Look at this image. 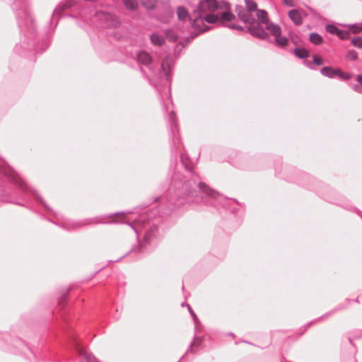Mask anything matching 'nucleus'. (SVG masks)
<instances>
[{
  "mask_svg": "<svg viewBox=\"0 0 362 362\" xmlns=\"http://www.w3.org/2000/svg\"><path fill=\"white\" fill-rule=\"evenodd\" d=\"M193 165V162L185 153L180 155V163H177L174 168L171 165L168 173L169 192L165 197V214H169L177 208L191 203L215 208L228 207V199L202 182L194 171Z\"/></svg>",
  "mask_w": 362,
  "mask_h": 362,
  "instance_id": "f257e3e1",
  "label": "nucleus"
},
{
  "mask_svg": "<svg viewBox=\"0 0 362 362\" xmlns=\"http://www.w3.org/2000/svg\"><path fill=\"white\" fill-rule=\"evenodd\" d=\"M12 8L16 12L18 25L21 33L23 34L25 40L15 46V51L21 54V49L30 50L33 49L36 52L40 50L43 52L49 43L45 40L42 42L44 48L41 49L35 42L36 29L34 21L30 15L26 0H15L12 4Z\"/></svg>",
  "mask_w": 362,
  "mask_h": 362,
  "instance_id": "f03ea898",
  "label": "nucleus"
},
{
  "mask_svg": "<svg viewBox=\"0 0 362 362\" xmlns=\"http://www.w3.org/2000/svg\"><path fill=\"white\" fill-rule=\"evenodd\" d=\"M129 212H115L109 214H104L98 216L93 218H85L79 221H74L66 218H63L62 221L52 222L53 223L59 226V227L67 230H72L78 229L81 227L86 226H92L98 224H116V223H127L136 234L137 239L139 238V226L141 228L144 227V221L147 219L146 215H141L138 219L135 220L134 223L131 222H125L124 221V215Z\"/></svg>",
  "mask_w": 362,
  "mask_h": 362,
  "instance_id": "7ed1b4c3",
  "label": "nucleus"
},
{
  "mask_svg": "<svg viewBox=\"0 0 362 362\" xmlns=\"http://www.w3.org/2000/svg\"><path fill=\"white\" fill-rule=\"evenodd\" d=\"M6 179L14 185H16L22 193H26L28 191H31L33 195L39 199L45 208L52 211L54 216H57L56 212L53 211L52 209L45 203L42 197H40L37 192L29 188L28 185L24 182L21 177L7 163H4L0 165V186H1V180Z\"/></svg>",
  "mask_w": 362,
  "mask_h": 362,
  "instance_id": "20e7f679",
  "label": "nucleus"
},
{
  "mask_svg": "<svg viewBox=\"0 0 362 362\" xmlns=\"http://www.w3.org/2000/svg\"><path fill=\"white\" fill-rule=\"evenodd\" d=\"M161 237L162 234L159 230V228L156 224H153L145 230L142 241H139L136 245L133 246L128 253L122 256L119 259L116 260H110V262H119L129 253L144 255L149 251L151 247L155 246L158 243Z\"/></svg>",
  "mask_w": 362,
  "mask_h": 362,
  "instance_id": "39448f33",
  "label": "nucleus"
},
{
  "mask_svg": "<svg viewBox=\"0 0 362 362\" xmlns=\"http://www.w3.org/2000/svg\"><path fill=\"white\" fill-rule=\"evenodd\" d=\"M235 11L238 18L247 25V32L252 36L261 40H267L269 37L268 32L265 31L264 28L259 27V22L251 13L252 12L241 6H236Z\"/></svg>",
  "mask_w": 362,
  "mask_h": 362,
  "instance_id": "423d86ee",
  "label": "nucleus"
},
{
  "mask_svg": "<svg viewBox=\"0 0 362 362\" xmlns=\"http://www.w3.org/2000/svg\"><path fill=\"white\" fill-rule=\"evenodd\" d=\"M203 13L204 12H200L199 11L197 13H195V16L192 21V28L198 32L192 33L189 36L191 39L197 37L201 33L208 31L211 28L210 26L204 24V21L208 23H216L220 21L219 14L209 13L203 16Z\"/></svg>",
  "mask_w": 362,
  "mask_h": 362,
  "instance_id": "0eeeda50",
  "label": "nucleus"
},
{
  "mask_svg": "<svg viewBox=\"0 0 362 362\" xmlns=\"http://www.w3.org/2000/svg\"><path fill=\"white\" fill-rule=\"evenodd\" d=\"M168 129L170 140V148L173 155H177L176 149L181 144L178 125L175 113L171 110L168 116Z\"/></svg>",
  "mask_w": 362,
  "mask_h": 362,
  "instance_id": "6e6552de",
  "label": "nucleus"
},
{
  "mask_svg": "<svg viewBox=\"0 0 362 362\" xmlns=\"http://www.w3.org/2000/svg\"><path fill=\"white\" fill-rule=\"evenodd\" d=\"M266 29L274 37V42L277 46L284 47L288 45V40L281 35V28L279 25L270 23L266 26Z\"/></svg>",
  "mask_w": 362,
  "mask_h": 362,
  "instance_id": "1a4fd4ad",
  "label": "nucleus"
},
{
  "mask_svg": "<svg viewBox=\"0 0 362 362\" xmlns=\"http://www.w3.org/2000/svg\"><path fill=\"white\" fill-rule=\"evenodd\" d=\"M173 60L170 57H167L163 59L160 65V75H164L165 85L169 88L170 86V80L172 76Z\"/></svg>",
  "mask_w": 362,
  "mask_h": 362,
  "instance_id": "9d476101",
  "label": "nucleus"
},
{
  "mask_svg": "<svg viewBox=\"0 0 362 362\" xmlns=\"http://www.w3.org/2000/svg\"><path fill=\"white\" fill-rule=\"evenodd\" d=\"M72 346L76 349L77 354L81 360H85L86 362H98L96 358L92 354L86 351L83 347L81 345L80 342L73 336L71 337Z\"/></svg>",
  "mask_w": 362,
  "mask_h": 362,
  "instance_id": "9b49d317",
  "label": "nucleus"
},
{
  "mask_svg": "<svg viewBox=\"0 0 362 362\" xmlns=\"http://www.w3.org/2000/svg\"><path fill=\"white\" fill-rule=\"evenodd\" d=\"M99 18L105 21L106 27L116 28L119 26L121 21L117 16L107 12L98 13Z\"/></svg>",
  "mask_w": 362,
  "mask_h": 362,
  "instance_id": "f8f14e48",
  "label": "nucleus"
},
{
  "mask_svg": "<svg viewBox=\"0 0 362 362\" xmlns=\"http://www.w3.org/2000/svg\"><path fill=\"white\" fill-rule=\"evenodd\" d=\"M216 0H201L199 2L198 11L200 12L209 11L214 13L218 11Z\"/></svg>",
  "mask_w": 362,
  "mask_h": 362,
  "instance_id": "ddd939ff",
  "label": "nucleus"
},
{
  "mask_svg": "<svg viewBox=\"0 0 362 362\" xmlns=\"http://www.w3.org/2000/svg\"><path fill=\"white\" fill-rule=\"evenodd\" d=\"M136 60L139 64L147 66L152 70V57L146 51H140L136 54Z\"/></svg>",
  "mask_w": 362,
  "mask_h": 362,
  "instance_id": "4468645a",
  "label": "nucleus"
},
{
  "mask_svg": "<svg viewBox=\"0 0 362 362\" xmlns=\"http://www.w3.org/2000/svg\"><path fill=\"white\" fill-rule=\"evenodd\" d=\"M255 11L257 18L256 20L259 22V27L264 28L265 31L267 32L268 30L266 29V26L270 23H273L272 22H269L267 12L263 9H257Z\"/></svg>",
  "mask_w": 362,
  "mask_h": 362,
  "instance_id": "2eb2a0df",
  "label": "nucleus"
},
{
  "mask_svg": "<svg viewBox=\"0 0 362 362\" xmlns=\"http://www.w3.org/2000/svg\"><path fill=\"white\" fill-rule=\"evenodd\" d=\"M204 337H197L196 334L194 336L193 340L191 341L185 354H188L189 353L194 354L197 350H199L202 343L204 342Z\"/></svg>",
  "mask_w": 362,
  "mask_h": 362,
  "instance_id": "dca6fc26",
  "label": "nucleus"
},
{
  "mask_svg": "<svg viewBox=\"0 0 362 362\" xmlns=\"http://www.w3.org/2000/svg\"><path fill=\"white\" fill-rule=\"evenodd\" d=\"M351 302V300L349 299V298H346V304L345 305H339L338 306H337L335 308H334L333 310H332L331 311L327 313L325 315H322L321 317H320L319 318H317V320L313 321V322H310L309 323H308L306 325V327H309L310 326H311L313 323H315V322H317L322 319H324L325 317H327L330 315H332V314L339 311V310H344L345 309L349 304Z\"/></svg>",
  "mask_w": 362,
  "mask_h": 362,
  "instance_id": "f3484780",
  "label": "nucleus"
},
{
  "mask_svg": "<svg viewBox=\"0 0 362 362\" xmlns=\"http://www.w3.org/2000/svg\"><path fill=\"white\" fill-rule=\"evenodd\" d=\"M339 69H334L331 66H324L320 69V73L322 76L329 78H334L337 76Z\"/></svg>",
  "mask_w": 362,
  "mask_h": 362,
  "instance_id": "a211bd4d",
  "label": "nucleus"
},
{
  "mask_svg": "<svg viewBox=\"0 0 362 362\" xmlns=\"http://www.w3.org/2000/svg\"><path fill=\"white\" fill-rule=\"evenodd\" d=\"M76 4V0H66L63 4L59 5L53 11L52 16L60 15L61 12L65 9L73 7Z\"/></svg>",
  "mask_w": 362,
  "mask_h": 362,
  "instance_id": "6ab92c4d",
  "label": "nucleus"
},
{
  "mask_svg": "<svg viewBox=\"0 0 362 362\" xmlns=\"http://www.w3.org/2000/svg\"><path fill=\"white\" fill-rule=\"evenodd\" d=\"M288 16L296 25H300L303 23L302 16L298 10H290L288 11Z\"/></svg>",
  "mask_w": 362,
  "mask_h": 362,
  "instance_id": "aec40b11",
  "label": "nucleus"
},
{
  "mask_svg": "<svg viewBox=\"0 0 362 362\" xmlns=\"http://www.w3.org/2000/svg\"><path fill=\"white\" fill-rule=\"evenodd\" d=\"M177 15L180 21H184L189 18L191 24L192 25L193 19L189 16L187 9L184 6H178L177 8Z\"/></svg>",
  "mask_w": 362,
  "mask_h": 362,
  "instance_id": "412c9836",
  "label": "nucleus"
},
{
  "mask_svg": "<svg viewBox=\"0 0 362 362\" xmlns=\"http://www.w3.org/2000/svg\"><path fill=\"white\" fill-rule=\"evenodd\" d=\"M295 56L300 59H305L310 56L309 51L303 47H297L293 49Z\"/></svg>",
  "mask_w": 362,
  "mask_h": 362,
  "instance_id": "4be33fe9",
  "label": "nucleus"
},
{
  "mask_svg": "<svg viewBox=\"0 0 362 362\" xmlns=\"http://www.w3.org/2000/svg\"><path fill=\"white\" fill-rule=\"evenodd\" d=\"M150 40L153 45L158 46H162L165 42L164 37L158 33H153L150 36Z\"/></svg>",
  "mask_w": 362,
  "mask_h": 362,
  "instance_id": "5701e85b",
  "label": "nucleus"
},
{
  "mask_svg": "<svg viewBox=\"0 0 362 362\" xmlns=\"http://www.w3.org/2000/svg\"><path fill=\"white\" fill-rule=\"evenodd\" d=\"M122 1L125 8L129 11H135L139 7L138 0H122Z\"/></svg>",
  "mask_w": 362,
  "mask_h": 362,
  "instance_id": "b1692460",
  "label": "nucleus"
},
{
  "mask_svg": "<svg viewBox=\"0 0 362 362\" xmlns=\"http://www.w3.org/2000/svg\"><path fill=\"white\" fill-rule=\"evenodd\" d=\"M8 340H11V336L10 334L4 333L0 336V347L5 351H11V349L6 345Z\"/></svg>",
  "mask_w": 362,
  "mask_h": 362,
  "instance_id": "393cba45",
  "label": "nucleus"
},
{
  "mask_svg": "<svg viewBox=\"0 0 362 362\" xmlns=\"http://www.w3.org/2000/svg\"><path fill=\"white\" fill-rule=\"evenodd\" d=\"M309 40L311 43L319 45H321L323 42V39L322 36L315 32L311 33L309 35Z\"/></svg>",
  "mask_w": 362,
  "mask_h": 362,
  "instance_id": "a878e982",
  "label": "nucleus"
},
{
  "mask_svg": "<svg viewBox=\"0 0 362 362\" xmlns=\"http://www.w3.org/2000/svg\"><path fill=\"white\" fill-rule=\"evenodd\" d=\"M156 0H141L142 6L147 11H153L156 7Z\"/></svg>",
  "mask_w": 362,
  "mask_h": 362,
  "instance_id": "bb28decb",
  "label": "nucleus"
},
{
  "mask_svg": "<svg viewBox=\"0 0 362 362\" xmlns=\"http://www.w3.org/2000/svg\"><path fill=\"white\" fill-rule=\"evenodd\" d=\"M220 16V21H230L231 20H233L235 18V15L230 11V8L228 10H226L225 11H223Z\"/></svg>",
  "mask_w": 362,
  "mask_h": 362,
  "instance_id": "cd10ccee",
  "label": "nucleus"
},
{
  "mask_svg": "<svg viewBox=\"0 0 362 362\" xmlns=\"http://www.w3.org/2000/svg\"><path fill=\"white\" fill-rule=\"evenodd\" d=\"M246 6V10L250 12H255L257 11V4L254 0H244Z\"/></svg>",
  "mask_w": 362,
  "mask_h": 362,
  "instance_id": "c85d7f7f",
  "label": "nucleus"
},
{
  "mask_svg": "<svg viewBox=\"0 0 362 362\" xmlns=\"http://www.w3.org/2000/svg\"><path fill=\"white\" fill-rule=\"evenodd\" d=\"M164 33L169 41L176 42L177 40L178 36L172 29H166Z\"/></svg>",
  "mask_w": 362,
  "mask_h": 362,
  "instance_id": "c756f323",
  "label": "nucleus"
},
{
  "mask_svg": "<svg viewBox=\"0 0 362 362\" xmlns=\"http://www.w3.org/2000/svg\"><path fill=\"white\" fill-rule=\"evenodd\" d=\"M347 26L349 27V31H350V33H352L354 34H357V33L362 32V25H361L359 23L350 24V25H347Z\"/></svg>",
  "mask_w": 362,
  "mask_h": 362,
  "instance_id": "7c9ffc66",
  "label": "nucleus"
},
{
  "mask_svg": "<svg viewBox=\"0 0 362 362\" xmlns=\"http://www.w3.org/2000/svg\"><path fill=\"white\" fill-rule=\"evenodd\" d=\"M337 77L342 81H346L350 80L353 77V75L350 73L343 72L341 69H339Z\"/></svg>",
  "mask_w": 362,
  "mask_h": 362,
  "instance_id": "2f4dec72",
  "label": "nucleus"
},
{
  "mask_svg": "<svg viewBox=\"0 0 362 362\" xmlns=\"http://www.w3.org/2000/svg\"><path fill=\"white\" fill-rule=\"evenodd\" d=\"M325 30L329 34L337 35L339 28L334 25L328 24L325 26Z\"/></svg>",
  "mask_w": 362,
  "mask_h": 362,
  "instance_id": "473e14b6",
  "label": "nucleus"
},
{
  "mask_svg": "<svg viewBox=\"0 0 362 362\" xmlns=\"http://www.w3.org/2000/svg\"><path fill=\"white\" fill-rule=\"evenodd\" d=\"M349 35L350 31L339 29L336 36L341 40H348L349 38Z\"/></svg>",
  "mask_w": 362,
  "mask_h": 362,
  "instance_id": "72a5a7b5",
  "label": "nucleus"
},
{
  "mask_svg": "<svg viewBox=\"0 0 362 362\" xmlns=\"http://www.w3.org/2000/svg\"><path fill=\"white\" fill-rule=\"evenodd\" d=\"M187 308H188L189 313H190L191 316L193 318V320H194V325H195V332H197L198 325L200 323L199 320L197 315L195 314V313L192 309L191 306L189 305H188Z\"/></svg>",
  "mask_w": 362,
  "mask_h": 362,
  "instance_id": "f704fd0d",
  "label": "nucleus"
},
{
  "mask_svg": "<svg viewBox=\"0 0 362 362\" xmlns=\"http://www.w3.org/2000/svg\"><path fill=\"white\" fill-rule=\"evenodd\" d=\"M351 42L355 47L362 48V37H354L351 40Z\"/></svg>",
  "mask_w": 362,
  "mask_h": 362,
  "instance_id": "c9c22d12",
  "label": "nucleus"
},
{
  "mask_svg": "<svg viewBox=\"0 0 362 362\" xmlns=\"http://www.w3.org/2000/svg\"><path fill=\"white\" fill-rule=\"evenodd\" d=\"M12 343H13V346L15 348L21 349L25 346L24 341L18 337H15L14 339H13Z\"/></svg>",
  "mask_w": 362,
  "mask_h": 362,
  "instance_id": "e433bc0d",
  "label": "nucleus"
},
{
  "mask_svg": "<svg viewBox=\"0 0 362 362\" xmlns=\"http://www.w3.org/2000/svg\"><path fill=\"white\" fill-rule=\"evenodd\" d=\"M217 4L218 11L222 9L228 10L230 8L229 3L225 0L217 1Z\"/></svg>",
  "mask_w": 362,
  "mask_h": 362,
  "instance_id": "4c0bfd02",
  "label": "nucleus"
},
{
  "mask_svg": "<svg viewBox=\"0 0 362 362\" xmlns=\"http://www.w3.org/2000/svg\"><path fill=\"white\" fill-rule=\"evenodd\" d=\"M347 58L351 61H355L358 59V54L355 50H349L347 53Z\"/></svg>",
  "mask_w": 362,
  "mask_h": 362,
  "instance_id": "58836bf2",
  "label": "nucleus"
},
{
  "mask_svg": "<svg viewBox=\"0 0 362 362\" xmlns=\"http://www.w3.org/2000/svg\"><path fill=\"white\" fill-rule=\"evenodd\" d=\"M313 64H316L318 66L322 65L324 62L321 57L313 55Z\"/></svg>",
  "mask_w": 362,
  "mask_h": 362,
  "instance_id": "ea45409f",
  "label": "nucleus"
},
{
  "mask_svg": "<svg viewBox=\"0 0 362 362\" xmlns=\"http://www.w3.org/2000/svg\"><path fill=\"white\" fill-rule=\"evenodd\" d=\"M226 27H228L230 29L238 30L240 31H245L244 27H243L242 25L234 24V23L229 24V25H226Z\"/></svg>",
  "mask_w": 362,
  "mask_h": 362,
  "instance_id": "a19ab883",
  "label": "nucleus"
},
{
  "mask_svg": "<svg viewBox=\"0 0 362 362\" xmlns=\"http://www.w3.org/2000/svg\"><path fill=\"white\" fill-rule=\"evenodd\" d=\"M67 296H68V291H64L62 294L60 298L59 299V305L60 306H64V302H65V300H66V299L67 298Z\"/></svg>",
  "mask_w": 362,
  "mask_h": 362,
  "instance_id": "79ce46f5",
  "label": "nucleus"
},
{
  "mask_svg": "<svg viewBox=\"0 0 362 362\" xmlns=\"http://www.w3.org/2000/svg\"><path fill=\"white\" fill-rule=\"evenodd\" d=\"M303 64L309 68L310 69L314 70L315 69V67L314 66L313 62L305 60L303 62Z\"/></svg>",
  "mask_w": 362,
  "mask_h": 362,
  "instance_id": "37998d69",
  "label": "nucleus"
},
{
  "mask_svg": "<svg viewBox=\"0 0 362 362\" xmlns=\"http://www.w3.org/2000/svg\"><path fill=\"white\" fill-rule=\"evenodd\" d=\"M359 85H360L359 83L358 84H357V83L353 84L352 89L357 93H361L362 90Z\"/></svg>",
  "mask_w": 362,
  "mask_h": 362,
  "instance_id": "c03bdc74",
  "label": "nucleus"
},
{
  "mask_svg": "<svg viewBox=\"0 0 362 362\" xmlns=\"http://www.w3.org/2000/svg\"><path fill=\"white\" fill-rule=\"evenodd\" d=\"M284 3L286 5L289 6H293V3L292 0H284Z\"/></svg>",
  "mask_w": 362,
  "mask_h": 362,
  "instance_id": "a18cd8bd",
  "label": "nucleus"
},
{
  "mask_svg": "<svg viewBox=\"0 0 362 362\" xmlns=\"http://www.w3.org/2000/svg\"><path fill=\"white\" fill-rule=\"evenodd\" d=\"M356 81L361 86H362V74L356 76Z\"/></svg>",
  "mask_w": 362,
  "mask_h": 362,
  "instance_id": "49530a36",
  "label": "nucleus"
},
{
  "mask_svg": "<svg viewBox=\"0 0 362 362\" xmlns=\"http://www.w3.org/2000/svg\"><path fill=\"white\" fill-rule=\"evenodd\" d=\"M148 81H150V83L155 87V88L158 91L160 92V88L158 87V85H156L155 83H152L151 80L149 78Z\"/></svg>",
  "mask_w": 362,
  "mask_h": 362,
  "instance_id": "de8ad7c7",
  "label": "nucleus"
},
{
  "mask_svg": "<svg viewBox=\"0 0 362 362\" xmlns=\"http://www.w3.org/2000/svg\"><path fill=\"white\" fill-rule=\"evenodd\" d=\"M163 108H164L165 111H168V110L165 103L163 104Z\"/></svg>",
  "mask_w": 362,
  "mask_h": 362,
  "instance_id": "09e8293b",
  "label": "nucleus"
},
{
  "mask_svg": "<svg viewBox=\"0 0 362 362\" xmlns=\"http://www.w3.org/2000/svg\"><path fill=\"white\" fill-rule=\"evenodd\" d=\"M305 176H306L307 179L312 180L313 181H314V179L310 177L309 175H306Z\"/></svg>",
  "mask_w": 362,
  "mask_h": 362,
  "instance_id": "8fccbe9b",
  "label": "nucleus"
},
{
  "mask_svg": "<svg viewBox=\"0 0 362 362\" xmlns=\"http://www.w3.org/2000/svg\"><path fill=\"white\" fill-rule=\"evenodd\" d=\"M186 355H187V354H185L182 356V357L181 358V359H180L179 361H177V362H180V361H181V360H182V359L185 357V356H186Z\"/></svg>",
  "mask_w": 362,
  "mask_h": 362,
  "instance_id": "3c124183",
  "label": "nucleus"
},
{
  "mask_svg": "<svg viewBox=\"0 0 362 362\" xmlns=\"http://www.w3.org/2000/svg\"><path fill=\"white\" fill-rule=\"evenodd\" d=\"M186 355H187V354H185L182 356V357L181 358V359H180L179 361H177V362H180V361H181V360H182V359L185 357V356H186Z\"/></svg>",
  "mask_w": 362,
  "mask_h": 362,
  "instance_id": "603ef678",
  "label": "nucleus"
},
{
  "mask_svg": "<svg viewBox=\"0 0 362 362\" xmlns=\"http://www.w3.org/2000/svg\"><path fill=\"white\" fill-rule=\"evenodd\" d=\"M230 211H231V212H232L233 214H234V213L235 212V209H230Z\"/></svg>",
  "mask_w": 362,
  "mask_h": 362,
  "instance_id": "864d4df0",
  "label": "nucleus"
},
{
  "mask_svg": "<svg viewBox=\"0 0 362 362\" xmlns=\"http://www.w3.org/2000/svg\"><path fill=\"white\" fill-rule=\"evenodd\" d=\"M349 342H350V344H353V343H352V339H351V338H349Z\"/></svg>",
  "mask_w": 362,
  "mask_h": 362,
  "instance_id": "5fc2aeb1",
  "label": "nucleus"
},
{
  "mask_svg": "<svg viewBox=\"0 0 362 362\" xmlns=\"http://www.w3.org/2000/svg\"><path fill=\"white\" fill-rule=\"evenodd\" d=\"M228 334H229L230 336L234 337V334H233V333H232V332H230Z\"/></svg>",
  "mask_w": 362,
  "mask_h": 362,
  "instance_id": "6e6d98bb",
  "label": "nucleus"
},
{
  "mask_svg": "<svg viewBox=\"0 0 362 362\" xmlns=\"http://www.w3.org/2000/svg\"><path fill=\"white\" fill-rule=\"evenodd\" d=\"M233 201H234V202H235L238 204H239V205H240V203L237 201V199H233Z\"/></svg>",
  "mask_w": 362,
  "mask_h": 362,
  "instance_id": "4d7b16f0",
  "label": "nucleus"
},
{
  "mask_svg": "<svg viewBox=\"0 0 362 362\" xmlns=\"http://www.w3.org/2000/svg\"><path fill=\"white\" fill-rule=\"evenodd\" d=\"M344 207H345V208H346V209H349V210H351V209H352L351 208H350V207H349V206H344Z\"/></svg>",
  "mask_w": 362,
  "mask_h": 362,
  "instance_id": "13d9d810",
  "label": "nucleus"
},
{
  "mask_svg": "<svg viewBox=\"0 0 362 362\" xmlns=\"http://www.w3.org/2000/svg\"><path fill=\"white\" fill-rule=\"evenodd\" d=\"M354 301H355L356 303H358V302H359L358 298L355 299V300H354Z\"/></svg>",
  "mask_w": 362,
  "mask_h": 362,
  "instance_id": "bf43d9fd",
  "label": "nucleus"
},
{
  "mask_svg": "<svg viewBox=\"0 0 362 362\" xmlns=\"http://www.w3.org/2000/svg\"><path fill=\"white\" fill-rule=\"evenodd\" d=\"M57 23H58V20L56 21L54 27H56L57 25Z\"/></svg>",
  "mask_w": 362,
  "mask_h": 362,
  "instance_id": "052dcab7",
  "label": "nucleus"
}]
</instances>
